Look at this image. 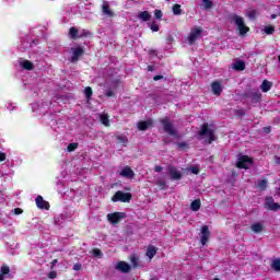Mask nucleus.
Returning a JSON list of instances; mask_svg holds the SVG:
<instances>
[{"mask_svg": "<svg viewBox=\"0 0 280 280\" xmlns=\"http://www.w3.org/2000/svg\"><path fill=\"white\" fill-rule=\"evenodd\" d=\"M230 22L233 23V25L236 26V30L240 34V36H246L248 32H250V28L246 25V22L241 15L233 14L230 16Z\"/></svg>", "mask_w": 280, "mask_h": 280, "instance_id": "f257e3e1", "label": "nucleus"}, {"mask_svg": "<svg viewBox=\"0 0 280 280\" xmlns=\"http://www.w3.org/2000/svg\"><path fill=\"white\" fill-rule=\"evenodd\" d=\"M215 130L213 128H209L208 124L202 125L201 130L199 131V137L201 139H207L208 143L215 141V136L213 135Z\"/></svg>", "mask_w": 280, "mask_h": 280, "instance_id": "f03ea898", "label": "nucleus"}, {"mask_svg": "<svg viewBox=\"0 0 280 280\" xmlns=\"http://www.w3.org/2000/svg\"><path fill=\"white\" fill-rule=\"evenodd\" d=\"M253 165V160L248 155L238 154L236 167L240 170H248Z\"/></svg>", "mask_w": 280, "mask_h": 280, "instance_id": "7ed1b4c3", "label": "nucleus"}, {"mask_svg": "<svg viewBox=\"0 0 280 280\" xmlns=\"http://www.w3.org/2000/svg\"><path fill=\"white\" fill-rule=\"evenodd\" d=\"M201 34H202L201 27H198V26L192 27L187 38L188 43L190 45H194V43H196L198 38H200Z\"/></svg>", "mask_w": 280, "mask_h": 280, "instance_id": "20e7f679", "label": "nucleus"}, {"mask_svg": "<svg viewBox=\"0 0 280 280\" xmlns=\"http://www.w3.org/2000/svg\"><path fill=\"white\" fill-rule=\"evenodd\" d=\"M130 198H132V195L130 192H122V191H117L112 200L113 202H130Z\"/></svg>", "mask_w": 280, "mask_h": 280, "instance_id": "39448f33", "label": "nucleus"}, {"mask_svg": "<svg viewBox=\"0 0 280 280\" xmlns=\"http://www.w3.org/2000/svg\"><path fill=\"white\" fill-rule=\"evenodd\" d=\"M162 126L164 128V131L171 135V137H178L176 133V129H174V125L170 122L168 118L162 119Z\"/></svg>", "mask_w": 280, "mask_h": 280, "instance_id": "423d86ee", "label": "nucleus"}, {"mask_svg": "<svg viewBox=\"0 0 280 280\" xmlns=\"http://www.w3.org/2000/svg\"><path fill=\"white\" fill-rule=\"evenodd\" d=\"M71 54L70 62H78L80 60V56L84 54V48H82V46L72 47Z\"/></svg>", "mask_w": 280, "mask_h": 280, "instance_id": "0eeeda50", "label": "nucleus"}, {"mask_svg": "<svg viewBox=\"0 0 280 280\" xmlns=\"http://www.w3.org/2000/svg\"><path fill=\"white\" fill-rule=\"evenodd\" d=\"M124 218H126V213L124 212H114L107 214V219L109 222H112V224H118V222H121Z\"/></svg>", "mask_w": 280, "mask_h": 280, "instance_id": "6e6552de", "label": "nucleus"}, {"mask_svg": "<svg viewBox=\"0 0 280 280\" xmlns=\"http://www.w3.org/2000/svg\"><path fill=\"white\" fill-rule=\"evenodd\" d=\"M265 207L266 209H269V211H278V209H280V205L275 202V199H272V197H267L265 199Z\"/></svg>", "mask_w": 280, "mask_h": 280, "instance_id": "1a4fd4ad", "label": "nucleus"}, {"mask_svg": "<svg viewBox=\"0 0 280 280\" xmlns=\"http://www.w3.org/2000/svg\"><path fill=\"white\" fill-rule=\"evenodd\" d=\"M168 175L171 176V180H180L183 178V173L175 166H168Z\"/></svg>", "mask_w": 280, "mask_h": 280, "instance_id": "9d476101", "label": "nucleus"}, {"mask_svg": "<svg viewBox=\"0 0 280 280\" xmlns=\"http://www.w3.org/2000/svg\"><path fill=\"white\" fill-rule=\"evenodd\" d=\"M115 269L118 270L119 272H122L124 275H127L128 272H130L131 267L128 262L126 261H118L115 265Z\"/></svg>", "mask_w": 280, "mask_h": 280, "instance_id": "9b49d317", "label": "nucleus"}, {"mask_svg": "<svg viewBox=\"0 0 280 280\" xmlns=\"http://www.w3.org/2000/svg\"><path fill=\"white\" fill-rule=\"evenodd\" d=\"M88 35H89V31H82L80 33V31H78V28H75V27H71L69 31V36L72 38H82Z\"/></svg>", "mask_w": 280, "mask_h": 280, "instance_id": "f8f14e48", "label": "nucleus"}, {"mask_svg": "<svg viewBox=\"0 0 280 280\" xmlns=\"http://www.w3.org/2000/svg\"><path fill=\"white\" fill-rule=\"evenodd\" d=\"M210 235H211V233L209 232V226L205 225L201 229V235H200L202 246L207 245V242H209Z\"/></svg>", "mask_w": 280, "mask_h": 280, "instance_id": "ddd939ff", "label": "nucleus"}, {"mask_svg": "<svg viewBox=\"0 0 280 280\" xmlns=\"http://www.w3.org/2000/svg\"><path fill=\"white\" fill-rule=\"evenodd\" d=\"M246 97H249L254 104H257V102L261 100V92H259L258 90H253L247 93Z\"/></svg>", "mask_w": 280, "mask_h": 280, "instance_id": "4468645a", "label": "nucleus"}, {"mask_svg": "<svg viewBox=\"0 0 280 280\" xmlns=\"http://www.w3.org/2000/svg\"><path fill=\"white\" fill-rule=\"evenodd\" d=\"M119 175L122 176V178H135V171H132L130 166H125L120 170Z\"/></svg>", "mask_w": 280, "mask_h": 280, "instance_id": "2eb2a0df", "label": "nucleus"}, {"mask_svg": "<svg viewBox=\"0 0 280 280\" xmlns=\"http://www.w3.org/2000/svg\"><path fill=\"white\" fill-rule=\"evenodd\" d=\"M35 202L38 209H49V202L45 201V199H43V196L36 197Z\"/></svg>", "mask_w": 280, "mask_h": 280, "instance_id": "dca6fc26", "label": "nucleus"}, {"mask_svg": "<svg viewBox=\"0 0 280 280\" xmlns=\"http://www.w3.org/2000/svg\"><path fill=\"white\" fill-rule=\"evenodd\" d=\"M102 10L103 14H105L106 16H115V13L110 10V4H108V2H103Z\"/></svg>", "mask_w": 280, "mask_h": 280, "instance_id": "f3484780", "label": "nucleus"}, {"mask_svg": "<svg viewBox=\"0 0 280 280\" xmlns=\"http://www.w3.org/2000/svg\"><path fill=\"white\" fill-rule=\"evenodd\" d=\"M137 19H139V21H142V22H148L150 21V19H152V15H150V12L148 11H140L137 15Z\"/></svg>", "mask_w": 280, "mask_h": 280, "instance_id": "a211bd4d", "label": "nucleus"}, {"mask_svg": "<svg viewBox=\"0 0 280 280\" xmlns=\"http://www.w3.org/2000/svg\"><path fill=\"white\" fill-rule=\"evenodd\" d=\"M232 69H234V71H244V69H246V63L243 60L234 61Z\"/></svg>", "mask_w": 280, "mask_h": 280, "instance_id": "6ab92c4d", "label": "nucleus"}, {"mask_svg": "<svg viewBox=\"0 0 280 280\" xmlns=\"http://www.w3.org/2000/svg\"><path fill=\"white\" fill-rule=\"evenodd\" d=\"M213 95H221L222 94V84L215 81L211 84Z\"/></svg>", "mask_w": 280, "mask_h": 280, "instance_id": "aec40b11", "label": "nucleus"}, {"mask_svg": "<svg viewBox=\"0 0 280 280\" xmlns=\"http://www.w3.org/2000/svg\"><path fill=\"white\" fill-rule=\"evenodd\" d=\"M8 275H10V267L8 265H2L0 268V280H5Z\"/></svg>", "mask_w": 280, "mask_h": 280, "instance_id": "412c9836", "label": "nucleus"}, {"mask_svg": "<svg viewBox=\"0 0 280 280\" xmlns=\"http://www.w3.org/2000/svg\"><path fill=\"white\" fill-rule=\"evenodd\" d=\"M260 89H261L262 93H268V91H270V89H272V83L268 80H265V81H262Z\"/></svg>", "mask_w": 280, "mask_h": 280, "instance_id": "4be33fe9", "label": "nucleus"}, {"mask_svg": "<svg viewBox=\"0 0 280 280\" xmlns=\"http://www.w3.org/2000/svg\"><path fill=\"white\" fill-rule=\"evenodd\" d=\"M21 67H23V69H26L27 71H32V69H34V63H32V61L30 60H22L20 61Z\"/></svg>", "mask_w": 280, "mask_h": 280, "instance_id": "5701e85b", "label": "nucleus"}, {"mask_svg": "<svg viewBox=\"0 0 280 280\" xmlns=\"http://www.w3.org/2000/svg\"><path fill=\"white\" fill-rule=\"evenodd\" d=\"M150 126H152V120L138 122V129L139 130H147L148 128H150Z\"/></svg>", "mask_w": 280, "mask_h": 280, "instance_id": "b1692460", "label": "nucleus"}, {"mask_svg": "<svg viewBox=\"0 0 280 280\" xmlns=\"http://www.w3.org/2000/svg\"><path fill=\"white\" fill-rule=\"evenodd\" d=\"M154 255H156V247L150 245L147 249V257H149V259H153Z\"/></svg>", "mask_w": 280, "mask_h": 280, "instance_id": "393cba45", "label": "nucleus"}, {"mask_svg": "<svg viewBox=\"0 0 280 280\" xmlns=\"http://www.w3.org/2000/svg\"><path fill=\"white\" fill-rule=\"evenodd\" d=\"M252 231L254 233H261V231H264V225L261 223H254L252 225Z\"/></svg>", "mask_w": 280, "mask_h": 280, "instance_id": "a878e982", "label": "nucleus"}, {"mask_svg": "<svg viewBox=\"0 0 280 280\" xmlns=\"http://www.w3.org/2000/svg\"><path fill=\"white\" fill-rule=\"evenodd\" d=\"M191 211H199L200 210V199H196L190 205Z\"/></svg>", "mask_w": 280, "mask_h": 280, "instance_id": "bb28decb", "label": "nucleus"}, {"mask_svg": "<svg viewBox=\"0 0 280 280\" xmlns=\"http://www.w3.org/2000/svg\"><path fill=\"white\" fill-rule=\"evenodd\" d=\"M101 122L103 126H110V121L108 120V114H101Z\"/></svg>", "mask_w": 280, "mask_h": 280, "instance_id": "cd10ccee", "label": "nucleus"}, {"mask_svg": "<svg viewBox=\"0 0 280 280\" xmlns=\"http://www.w3.org/2000/svg\"><path fill=\"white\" fill-rule=\"evenodd\" d=\"M271 268L277 272H280V258L272 260Z\"/></svg>", "mask_w": 280, "mask_h": 280, "instance_id": "c85d7f7f", "label": "nucleus"}, {"mask_svg": "<svg viewBox=\"0 0 280 280\" xmlns=\"http://www.w3.org/2000/svg\"><path fill=\"white\" fill-rule=\"evenodd\" d=\"M187 174H200V168L198 166H191L186 168Z\"/></svg>", "mask_w": 280, "mask_h": 280, "instance_id": "c756f323", "label": "nucleus"}, {"mask_svg": "<svg viewBox=\"0 0 280 280\" xmlns=\"http://www.w3.org/2000/svg\"><path fill=\"white\" fill-rule=\"evenodd\" d=\"M130 261H131L133 268H137V266H139V257H137V255L130 256Z\"/></svg>", "mask_w": 280, "mask_h": 280, "instance_id": "7c9ffc66", "label": "nucleus"}, {"mask_svg": "<svg viewBox=\"0 0 280 280\" xmlns=\"http://www.w3.org/2000/svg\"><path fill=\"white\" fill-rule=\"evenodd\" d=\"M262 32H265L267 35L275 34V26H265Z\"/></svg>", "mask_w": 280, "mask_h": 280, "instance_id": "2f4dec72", "label": "nucleus"}, {"mask_svg": "<svg viewBox=\"0 0 280 280\" xmlns=\"http://www.w3.org/2000/svg\"><path fill=\"white\" fill-rule=\"evenodd\" d=\"M202 3L205 5L206 10L213 8V2L211 0H202Z\"/></svg>", "mask_w": 280, "mask_h": 280, "instance_id": "473e14b6", "label": "nucleus"}, {"mask_svg": "<svg viewBox=\"0 0 280 280\" xmlns=\"http://www.w3.org/2000/svg\"><path fill=\"white\" fill-rule=\"evenodd\" d=\"M85 96L88 100H91V96L93 95V90L91 89V86L85 88L84 90Z\"/></svg>", "mask_w": 280, "mask_h": 280, "instance_id": "72a5a7b5", "label": "nucleus"}, {"mask_svg": "<svg viewBox=\"0 0 280 280\" xmlns=\"http://www.w3.org/2000/svg\"><path fill=\"white\" fill-rule=\"evenodd\" d=\"M173 13L178 15L182 13V10H180V4H174L173 7Z\"/></svg>", "mask_w": 280, "mask_h": 280, "instance_id": "f704fd0d", "label": "nucleus"}, {"mask_svg": "<svg viewBox=\"0 0 280 280\" xmlns=\"http://www.w3.org/2000/svg\"><path fill=\"white\" fill-rule=\"evenodd\" d=\"M155 185L161 187V189H165V179H156Z\"/></svg>", "mask_w": 280, "mask_h": 280, "instance_id": "c9c22d12", "label": "nucleus"}, {"mask_svg": "<svg viewBox=\"0 0 280 280\" xmlns=\"http://www.w3.org/2000/svg\"><path fill=\"white\" fill-rule=\"evenodd\" d=\"M92 255L94 256V257H98V258H102V250H100V249H97V248H94L93 250H92Z\"/></svg>", "mask_w": 280, "mask_h": 280, "instance_id": "e433bc0d", "label": "nucleus"}, {"mask_svg": "<svg viewBox=\"0 0 280 280\" xmlns=\"http://www.w3.org/2000/svg\"><path fill=\"white\" fill-rule=\"evenodd\" d=\"M116 139L119 141V143H128V138L124 136H117Z\"/></svg>", "mask_w": 280, "mask_h": 280, "instance_id": "4c0bfd02", "label": "nucleus"}, {"mask_svg": "<svg viewBox=\"0 0 280 280\" xmlns=\"http://www.w3.org/2000/svg\"><path fill=\"white\" fill-rule=\"evenodd\" d=\"M78 149V143H70L68 145V152H73V150Z\"/></svg>", "mask_w": 280, "mask_h": 280, "instance_id": "58836bf2", "label": "nucleus"}, {"mask_svg": "<svg viewBox=\"0 0 280 280\" xmlns=\"http://www.w3.org/2000/svg\"><path fill=\"white\" fill-rule=\"evenodd\" d=\"M266 185H268V182L265 180V179H261L260 182H258V187L260 189H265L266 188Z\"/></svg>", "mask_w": 280, "mask_h": 280, "instance_id": "ea45409f", "label": "nucleus"}, {"mask_svg": "<svg viewBox=\"0 0 280 280\" xmlns=\"http://www.w3.org/2000/svg\"><path fill=\"white\" fill-rule=\"evenodd\" d=\"M248 19H255L257 16V11L252 10L247 13Z\"/></svg>", "mask_w": 280, "mask_h": 280, "instance_id": "a19ab883", "label": "nucleus"}, {"mask_svg": "<svg viewBox=\"0 0 280 280\" xmlns=\"http://www.w3.org/2000/svg\"><path fill=\"white\" fill-rule=\"evenodd\" d=\"M154 16H155V19H163V12L161 10H155Z\"/></svg>", "mask_w": 280, "mask_h": 280, "instance_id": "79ce46f5", "label": "nucleus"}, {"mask_svg": "<svg viewBox=\"0 0 280 280\" xmlns=\"http://www.w3.org/2000/svg\"><path fill=\"white\" fill-rule=\"evenodd\" d=\"M12 213H14V215H21V213H23V209L15 208V209L12 210Z\"/></svg>", "mask_w": 280, "mask_h": 280, "instance_id": "37998d69", "label": "nucleus"}, {"mask_svg": "<svg viewBox=\"0 0 280 280\" xmlns=\"http://www.w3.org/2000/svg\"><path fill=\"white\" fill-rule=\"evenodd\" d=\"M73 270H75L77 272L80 271V270H82V265H81V264H75V265L73 266Z\"/></svg>", "mask_w": 280, "mask_h": 280, "instance_id": "c03bdc74", "label": "nucleus"}, {"mask_svg": "<svg viewBox=\"0 0 280 280\" xmlns=\"http://www.w3.org/2000/svg\"><path fill=\"white\" fill-rule=\"evenodd\" d=\"M151 30H152V32H159V25L152 24Z\"/></svg>", "mask_w": 280, "mask_h": 280, "instance_id": "a18cd8bd", "label": "nucleus"}, {"mask_svg": "<svg viewBox=\"0 0 280 280\" xmlns=\"http://www.w3.org/2000/svg\"><path fill=\"white\" fill-rule=\"evenodd\" d=\"M105 95H106L107 97H113L114 93H113V91L108 90V91L105 93Z\"/></svg>", "mask_w": 280, "mask_h": 280, "instance_id": "49530a36", "label": "nucleus"}, {"mask_svg": "<svg viewBox=\"0 0 280 280\" xmlns=\"http://www.w3.org/2000/svg\"><path fill=\"white\" fill-rule=\"evenodd\" d=\"M49 279H56V272L55 271H51L49 275H48Z\"/></svg>", "mask_w": 280, "mask_h": 280, "instance_id": "de8ad7c7", "label": "nucleus"}, {"mask_svg": "<svg viewBox=\"0 0 280 280\" xmlns=\"http://www.w3.org/2000/svg\"><path fill=\"white\" fill-rule=\"evenodd\" d=\"M153 80H154L155 82H158V80H163V75H155V77L153 78Z\"/></svg>", "mask_w": 280, "mask_h": 280, "instance_id": "09e8293b", "label": "nucleus"}, {"mask_svg": "<svg viewBox=\"0 0 280 280\" xmlns=\"http://www.w3.org/2000/svg\"><path fill=\"white\" fill-rule=\"evenodd\" d=\"M0 161H5V153L0 152Z\"/></svg>", "mask_w": 280, "mask_h": 280, "instance_id": "8fccbe9b", "label": "nucleus"}, {"mask_svg": "<svg viewBox=\"0 0 280 280\" xmlns=\"http://www.w3.org/2000/svg\"><path fill=\"white\" fill-rule=\"evenodd\" d=\"M154 172H163V167L162 166H155V168H154Z\"/></svg>", "mask_w": 280, "mask_h": 280, "instance_id": "3c124183", "label": "nucleus"}, {"mask_svg": "<svg viewBox=\"0 0 280 280\" xmlns=\"http://www.w3.org/2000/svg\"><path fill=\"white\" fill-rule=\"evenodd\" d=\"M149 56H156V50H149Z\"/></svg>", "mask_w": 280, "mask_h": 280, "instance_id": "603ef678", "label": "nucleus"}, {"mask_svg": "<svg viewBox=\"0 0 280 280\" xmlns=\"http://www.w3.org/2000/svg\"><path fill=\"white\" fill-rule=\"evenodd\" d=\"M148 71H154V67L153 66H148Z\"/></svg>", "mask_w": 280, "mask_h": 280, "instance_id": "864d4df0", "label": "nucleus"}, {"mask_svg": "<svg viewBox=\"0 0 280 280\" xmlns=\"http://www.w3.org/2000/svg\"><path fill=\"white\" fill-rule=\"evenodd\" d=\"M275 161H276V163H280V158L279 156H275Z\"/></svg>", "mask_w": 280, "mask_h": 280, "instance_id": "5fc2aeb1", "label": "nucleus"}, {"mask_svg": "<svg viewBox=\"0 0 280 280\" xmlns=\"http://www.w3.org/2000/svg\"><path fill=\"white\" fill-rule=\"evenodd\" d=\"M265 132H270V128H265Z\"/></svg>", "mask_w": 280, "mask_h": 280, "instance_id": "6e6d98bb", "label": "nucleus"}, {"mask_svg": "<svg viewBox=\"0 0 280 280\" xmlns=\"http://www.w3.org/2000/svg\"><path fill=\"white\" fill-rule=\"evenodd\" d=\"M179 148H185V143H179Z\"/></svg>", "mask_w": 280, "mask_h": 280, "instance_id": "4d7b16f0", "label": "nucleus"}, {"mask_svg": "<svg viewBox=\"0 0 280 280\" xmlns=\"http://www.w3.org/2000/svg\"><path fill=\"white\" fill-rule=\"evenodd\" d=\"M52 264H54V265L58 264V260H57V259H55V260L52 261Z\"/></svg>", "mask_w": 280, "mask_h": 280, "instance_id": "13d9d810", "label": "nucleus"}, {"mask_svg": "<svg viewBox=\"0 0 280 280\" xmlns=\"http://www.w3.org/2000/svg\"><path fill=\"white\" fill-rule=\"evenodd\" d=\"M0 196H3V191L0 190Z\"/></svg>", "mask_w": 280, "mask_h": 280, "instance_id": "bf43d9fd", "label": "nucleus"}, {"mask_svg": "<svg viewBox=\"0 0 280 280\" xmlns=\"http://www.w3.org/2000/svg\"><path fill=\"white\" fill-rule=\"evenodd\" d=\"M277 16L276 15H272L271 19H276Z\"/></svg>", "mask_w": 280, "mask_h": 280, "instance_id": "052dcab7", "label": "nucleus"}]
</instances>
